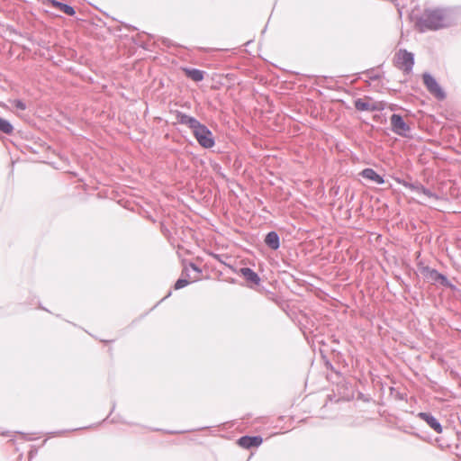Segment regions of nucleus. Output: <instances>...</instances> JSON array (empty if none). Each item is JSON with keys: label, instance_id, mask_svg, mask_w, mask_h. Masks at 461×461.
<instances>
[{"label": "nucleus", "instance_id": "4", "mask_svg": "<svg viewBox=\"0 0 461 461\" xmlns=\"http://www.w3.org/2000/svg\"><path fill=\"white\" fill-rule=\"evenodd\" d=\"M355 107L361 112L382 111L384 108L383 102L373 101L370 98H359L355 101Z\"/></svg>", "mask_w": 461, "mask_h": 461}, {"label": "nucleus", "instance_id": "13", "mask_svg": "<svg viewBox=\"0 0 461 461\" xmlns=\"http://www.w3.org/2000/svg\"><path fill=\"white\" fill-rule=\"evenodd\" d=\"M49 3L51 6L58 8L59 11H61L62 13H64L68 15L72 16L75 14V10L71 5H68L67 4H63V3H60V2H58L55 0H50Z\"/></svg>", "mask_w": 461, "mask_h": 461}, {"label": "nucleus", "instance_id": "16", "mask_svg": "<svg viewBox=\"0 0 461 461\" xmlns=\"http://www.w3.org/2000/svg\"><path fill=\"white\" fill-rule=\"evenodd\" d=\"M14 131L13 125L10 123L9 121L0 118V131L10 134Z\"/></svg>", "mask_w": 461, "mask_h": 461}, {"label": "nucleus", "instance_id": "19", "mask_svg": "<svg viewBox=\"0 0 461 461\" xmlns=\"http://www.w3.org/2000/svg\"><path fill=\"white\" fill-rule=\"evenodd\" d=\"M14 106L19 109V110H25L26 109V105L23 102H22L21 100H15L14 101Z\"/></svg>", "mask_w": 461, "mask_h": 461}, {"label": "nucleus", "instance_id": "1", "mask_svg": "<svg viewBox=\"0 0 461 461\" xmlns=\"http://www.w3.org/2000/svg\"><path fill=\"white\" fill-rule=\"evenodd\" d=\"M452 18L447 10L434 9L426 10L422 16L419 18L416 26L420 32H424L428 30L436 31L450 25Z\"/></svg>", "mask_w": 461, "mask_h": 461}, {"label": "nucleus", "instance_id": "10", "mask_svg": "<svg viewBox=\"0 0 461 461\" xmlns=\"http://www.w3.org/2000/svg\"><path fill=\"white\" fill-rule=\"evenodd\" d=\"M360 175L368 180H371L378 185H382L384 183V179L382 176L378 175L374 169L372 168H365L361 171Z\"/></svg>", "mask_w": 461, "mask_h": 461}, {"label": "nucleus", "instance_id": "5", "mask_svg": "<svg viewBox=\"0 0 461 461\" xmlns=\"http://www.w3.org/2000/svg\"><path fill=\"white\" fill-rule=\"evenodd\" d=\"M423 82L429 91L430 94L435 95L438 99L442 100L445 98L446 95L440 86L438 84L437 80L429 73L423 74Z\"/></svg>", "mask_w": 461, "mask_h": 461}, {"label": "nucleus", "instance_id": "6", "mask_svg": "<svg viewBox=\"0 0 461 461\" xmlns=\"http://www.w3.org/2000/svg\"><path fill=\"white\" fill-rule=\"evenodd\" d=\"M390 122L392 131L397 135L406 136L411 130L400 114L393 113L390 118Z\"/></svg>", "mask_w": 461, "mask_h": 461}, {"label": "nucleus", "instance_id": "18", "mask_svg": "<svg viewBox=\"0 0 461 461\" xmlns=\"http://www.w3.org/2000/svg\"><path fill=\"white\" fill-rule=\"evenodd\" d=\"M189 282L186 279L180 278L175 284V289L178 290L185 287Z\"/></svg>", "mask_w": 461, "mask_h": 461}, {"label": "nucleus", "instance_id": "11", "mask_svg": "<svg viewBox=\"0 0 461 461\" xmlns=\"http://www.w3.org/2000/svg\"><path fill=\"white\" fill-rule=\"evenodd\" d=\"M240 274L246 278L247 281H249L255 285H258L260 283V277L258 275L249 267H242L240 269Z\"/></svg>", "mask_w": 461, "mask_h": 461}, {"label": "nucleus", "instance_id": "17", "mask_svg": "<svg viewBox=\"0 0 461 461\" xmlns=\"http://www.w3.org/2000/svg\"><path fill=\"white\" fill-rule=\"evenodd\" d=\"M403 185L406 188H408V189L411 190L412 192H414L415 194H417L418 195H420L421 193L420 189H423V187H424L422 185H420L419 183L413 184V183L403 182Z\"/></svg>", "mask_w": 461, "mask_h": 461}, {"label": "nucleus", "instance_id": "20", "mask_svg": "<svg viewBox=\"0 0 461 461\" xmlns=\"http://www.w3.org/2000/svg\"><path fill=\"white\" fill-rule=\"evenodd\" d=\"M188 267H191L195 272L201 273L200 268L196 265H194V263H190Z\"/></svg>", "mask_w": 461, "mask_h": 461}, {"label": "nucleus", "instance_id": "12", "mask_svg": "<svg viewBox=\"0 0 461 461\" xmlns=\"http://www.w3.org/2000/svg\"><path fill=\"white\" fill-rule=\"evenodd\" d=\"M265 242L270 249H277L280 246L278 234L276 231H270L266 236Z\"/></svg>", "mask_w": 461, "mask_h": 461}, {"label": "nucleus", "instance_id": "3", "mask_svg": "<svg viewBox=\"0 0 461 461\" xmlns=\"http://www.w3.org/2000/svg\"><path fill=\"white\" fill-rule=\"evenodd\" d=\"M396 66L406 73L412 70L414 65V56L406 50H400L395 57Z\"/></svg>", "mask_w": 461, "mask_h": 461}, {"label": "nucleus", "instance_id": "14", "mask_svg": "<svg viewBox=\"0 0 461 461\" xmlns=\"http://www.w3.org/2000/svg\"><path fill=\"white\" fill-rule=\"evenodd\" d=\"M420 190H421V193L419 196L421 197V201H420L421 203H427L431 201L438 200V196L434 192H432L430 189L423 187V189H420Z\"/></svg>", "mask_w": 461, "mask_h": 461}, {"label": "nucleus", "instance_id": "2", "mask_svg": "<svg viewBox=\"0 0 461 461\" xmlns=\"http://www.w3.org/2000/svg\"><path fill=\"white\" fill-rule=\"evenodd\" d=\"M177 120L179 123L187 125L193 131L195 139L202 147L209 149L214 145L211 131L205 125L200 123L194 117L179 113Z\"/></svg>", "mask_w": 461, "mask_h": 461}, {"label": "nucleus", "instance_id": "9", "mask_svg": "<svg viewBox=\"0 0 461 461\" xmlns=\"http://www.w3.org/2000/svg\"><path fill=\"white\" fill-rule=\"evenodd\" d=\"M263 439L259 436H243L239 438L238 444L244 448H250L252 447H258L262 444Z\"/></svg>", "mask_w": 461, "mask_h": 461}, {"label": "nucleus", "instance_id": "15", "mask_svg": "<svg viewBox=\"0 0 461 461\" xmlns=\"http://www.w3.org/2000/svg\"><path fill=\"white\" fill-rule=\"evenodd\" d=\"M184 72L187 77L194 82H200L203 79V71L197 68H184Z\"/></svg>", "mask_w": 461, "mask_h": 461}, {"label": "nucleus", "instance_id": "7", "mask_svg": "<svg viewBox=\"0 0 461 461\" xmlns=\"http://www.w3.org/2000/svg\"><path fill=\"white\" fill-rule=\"evenodd\" d=\"M422 273L431 282L440 283L442 285L447 286V287H451V288L454 287L452 285V284L447 280V278L444 275L438 273L435 269H432L429 267H425V268H423Z\"/></svg>", "mask_w": 461, "mask_h": 461}, {"label": "nucleus", "instance_id": "8", "mask_svg": "<svg viewBox=\"0 0 461 461\" xmlns=\"http://www.w3.org/2000/svg\"><path fill=\"white\" fill-rule=\"evenodd\" d=\"M418 417L424 420L437 433H441L443 429L438 420L430 413L419 412Z\"/></svg>", "mask_w": 461, "mask_h": 461}]
</instances>
